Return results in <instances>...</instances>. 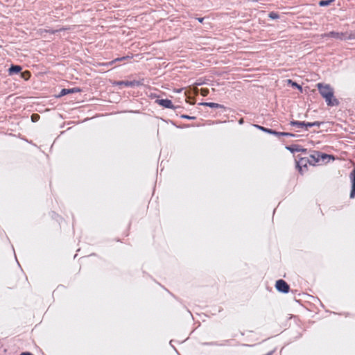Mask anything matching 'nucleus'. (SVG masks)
<instances>
[{
  "label": "nucleus",
  "instance_id": "1",
  "mask_svg": "<svg viewBox=\"0 0 355 355\" xmlns=\"http://www.w3.org/2000/svg\"><path fill=\"white\" fill-rule=\"evenodd\" d=\"M317 87L320 95L325 99L329 106H337L339 105L338 99L334 96V89L328 84L318 83Z\"/></svg>",
  "mask_w": 355,
  "mask_h": 355
},
{
  "label": "nucleus",
  "instance_id": "2",
  "mask_svg": "<svg viewBox=\"0 0 355 355\" xmlns=\"http://www.w3.org/2000/svg\"><path fill=\"white\" fill-rule=\"evenodd\" d=\"M326 36L339 40H354L355 33L331 31L326 34Z\"/></svg>",
  "mask_w": 355,
  "mask_h": 355
},
{
  "label": "nucleus",
  "instance_id": "3",
  "mask_svg": "<svg viewBox=\"0 0 355 355\" xmlns=\"http://www.w3.org/2000/svg\"><path fill=\"white\" fill-rule=\"evenodd\" d=\"M308 164H310L309 158L308 157H300L296 161V167L301 174H303L307 170Z\"/></svg>",
  "mask_w": 355,
  "mask_h": 355
},
{
  "label": "nucleus",
  "instance_id": "4",
  "mask_svg": "<svg viewBox=\"0 0 355 355\" xmlns=\"http://www.w3.org/2000/svg\"><path fill=\"white\" fill-rule=\"evenodd\" d=\"M327 157H331L329 155L324 153H320L319 152H315L313 155H311L309 156V162L310 165H315V163L318 162L320 159H324Z\"/></svg>",
  "mask_w": 355,
  "mask_h": 355
},
{
  "label": "nucleus",
  "instance_id": "5",
  "mask_svg": "<svg viewBox=\"0 0 355 355\" xmlns=\"http://www.w3.org/2000/svg\"><path fill=\"white\" fill-rule=\"evenodd\" d=\"M276 289L283 293H287L289 291V285L283 279H279L276 282Z\"/></svg>",
  "mask_w": 355,
  "mask_h": 355
},
{
  "label": "nucleus",
  "instance_id": "6",
  "mask_svg": "<svg viewBox=\"0 0 355 355\" xmlns=\"http://www.w3.org/2000/svg\"><path fill=\"white\" fill-rule=\"evenodd\" d=\"M156 102L161 106L166 107V108H170V109H175L174 105H173V103L169 99H157Z\"/></svg>",
  "mask_w": 355,
  "mask_h": 355
},
{
  "label": "nucleus",
  "instance_id": "7",
  "mask_svg": "<svg viewBox=\"0 0 355 355\" xmlns=\"http://www.w3.org/2000/svg\"><path fill=\"white\" fill-rule=\"evenodd\" d=\"M286 148L291 151V153H296V152H304L306 153L307 150L305 148H303L301 146L297 144L291 145L289 146H286Z\"/></svg>",
  "mask_w": 355,
  "mask_h": 355
},
{
  "label": "nucleus",
  "instance_id": "8",
  "mask_svg": "<svg viewBox=\"0 0 355 355\" xmlns=\"http://www.w3.org/2000/svg\"><path fill=\"white\" fill-rule=\"evenodd\" d=\"M117 85H124L125 87H135L140 85V82L138 80H123L117 82Z\"/></svg>",
  "mask_w": 355,
  "mask_h": 355
},
{
  "label": "nucleus",
  "instance_id": "9",
  "mask_svg": "<svg viewBox=\"0 0 355 355\" xmlns=\"http://www.w3.org/2000/svg\"><path fill=\"white\" fill-rule=\"evenodd\" d=\"M350 179L352 182L350 198H354L355 197V168L350 173Z\"/></svg>",
  "mask_w": 355,
  "mask_h": 355
},
{
  "label": "nucleus",
  "instance_id": "10",
  "mask_svg": "<svg viewBox=\"0 0 355 355\" xmlns=\"http://www.w3.org/2000/svg\"><path fill=\"white\" fill-rule=\"evenodd\" d=\"M80 92V89L78 88V87H73V88H71V89H62L60 93V96H63L64 95H67L68 94H71V93H76V92Z\"/></svg>",
  "mask_w": 355,
  "mask_h": 355
},
{
  "label": "nucleus",
  "instance_id": "11",
  "mask_svg": "<svg viewBox=\"0 0 355 355\" xmlns=\"http://www.w3.org/2000/svg\"><path fill=\"white\" fill-rule=\"evenodd\" d=\"M21 69H22L21 67L19 65H12L9 68V70H8L9 74L13 75V74L18 73L21 71Z\"/></svg>",
  "mask_w": 355,
  "mask_h": 355
},
{
  "label": "nucleus",
  "instance_id": "12",
  "mask_svg": "<svg viewBox=\"0 0 355 355\" xmlns=\"http://www.w3.org/2000/svg\"><path fill=\"white\" fill-rule=\"evenodd\" d=\"M200 105H202L203 106H207V107H211V108L225 109L224 105L218 104V103H207V102H205V103H200Z\"/></svg>",
  "mask_w": 355,
  "mask_h": 355
},
{
  "label": "nucleus",
  "instance_id": "13",
  "mask_svg": "<svg viewBox=\"0 0 355 355\" xmlns=\"http://www.w3.org/2000/svg\"><path fill=\"white\" fill-rule=\"evenodd\" d=\"M289 124L297 128H303L305 125V121H291Z\"/></svg>",
  "mask_w": 355,
  "mask_h": 355
},
{
  "label": "nucleus",
  "instance_id": "14",
  "mask_svg": "<svg viewBox=\"0 0 355 355\" xmlns=\"http://www.w3.org/2000/svg\"><path fill=\"white\" fill-rule=\"evenodd\" d=\"M334 0H321L319 1L318 4L320 6H327L331 4Z\"/></svg>",
  "mask_w": 355,
  "mask_h": 355
},
{
  "label": "nucleus",
  "instance_id": "15",
  "mask_svg": "<svg viewBox=\"0 0 355 355\" xmlns=\"http://www.w3.org/2000/svg\"><path fill=\"white\" fill-rule=\"evenodd\" d=\"M128 58H129V56H123V57H121V58H117L115 60H114L113 61L107 63L106 64L107 65H111L114 62H118V61L125 60L128 59Z\"/></svg>",
  "mask_w": 355,
  "mask_h": 355
},
{
  "label": "nucleus",
  "instance_id": "16",
  "mask_svg": "<svg viewBox=\"0 0 355 355\" xmlns=\"http://www.w3.org/2000/svg\"><path fill=\"white\" fill-rule=\"evenodd\" d=\"M257 128L265 132H267L268 134L270 133V130L271 129H269V128H265V127H263V126H261V125H254Z\"/></svg>",
  "mask_w": 355,
  "mask_h": 355
},
{
  "label": "nucleus",
  "instance_id": "17",
  "mask_svg": "<svg viewBox=\"0 0 355 355\" xmlns=\"http://www.w3.org/2000/svg\"><path fill=\"white\" fill-rule=\"evenodd\" d=\"M268 17L272 19H276L279 17V15L274 12H270L268 15Z\"/></svg>",
  "mask_w": 355,
  "mask_h": 355
},
{
  "label": "nucleus",
  "instance_id": "18",
  "mask_svg": "<svg viewBox=\"0 0 355 355\" xmlns=\"http://www.w3.org/2000/svg\"><path fill=\"white\" fill-rule=\"evenodd\" d=\"M270 134L274 135H275L277 137H280V136H282L283 132H277L276 130H274L271 129Z\"/></svg>",
  "mask_w": 355,
  "mask_h": 355
},
{
  "label": "nucleus",
  "instance_id": "19",
  "mask_svg": "<svg viewBox=\"0 0 355 355\" xmlns=\"http://www.w3.org/2000/svg\"><path fill=\"white\" fill-rule=\"evenodd\" d=\"M288 82H289V83H292V85H293L294 87H296V88L299 89H300V90H302V87H301L299 84H297V83H295V82H292V80H288Z\"/></svg>",
  "mask_w": 355,
  "mask_h": 355
},
{
  "label": "nucleus",
  "instance_id": "20",
  "mask_svg": "<svg viewBox=\"0 0 355 355\" xmlns=\"http://www.w3.org/2000/svg\"><path fill=\"white\" fill-rule=\"evenodd\" d=\"M40 119V116L37 114H33L31 119L33 122L37 121Z\"/></svg>",
  "mask_w": 355,
  "mask_h": 355
},
{
  "label": "nucleus",
  "instance_id": "21",
  "mask_svg": "<svg viewBox=\"0 0 355 355\" xmlns=\"http://www.w3.org/2000/svg\"><path fill=\"white\" fill-rule=\"evenodd\" d=\"M181 118L182 119H190V120H193L196 119L195 116H190L189 115H186V114H183L181 116Z\"/></svg>",
  "mask_w": 355,
  "mask_h": 355
},
{
  "label": "nucleus",
  "instance_id": "22",
  "mask_svg": "<svg viewBox=\"0 0 355 355\" xmlns=\"http://www.w3.org/2000/svg\"><path fill=\"white\" fill-rule=\"evenodd\" d=\"M282 136L295 137V135L290 132H283Z\"/></svg>",
  "mask_w": 355,
  "mask_h": 355
},
{
  "label": "nucleus",
  "instance_id": "23",
  "mask_svg": "<svg viewBox=\"0 0 355 355\" xmlns=\"http://www.w3.org/2000/svg\"><path fill=\"white\" fill-rule=\"evenodd\" d=\"M313 127V122H305L304 128L307 130L308 128Z\"/></svg>",
  "mask_w": 355,
  "mask_h": 355
},
{
  "label": "nucleus",
  "instance_id": "24",
  "mask_svg": "<svg viewBox=\"0 0 355 355\" xmlns=\"http://www.w3.org/2000/svg\"><path fill=\"white\" fill-rule=\"evenodd\" d=\"M322 123V122H320V121L313 122V127H314V126L320 127Z\"/></svg>",
  "mask_w": 355,
  "mask_h": 355
},
{
  "label": "nucleus",
  "instance_id": "25",
  "mask_svg": "<svg viewBox=\"0 0 355 355\" xmlns=\"http://www.w3.org/2000/svg\"><path fill=\"white\" fill-rule=\"evenodd\" d=\"M47 33H49L51 34H55V33L58 32L59 30H48L46 31Z\"/></svg>",
  "mask_w": 355,
  "mask_h": 355
},
{
  "label": "nucleus",
  "instance_id": "26",
  "mask_svg": "<svg viewBox=\"0 0 355 355\" xmlns=\"http://www.w3.org/2000/svg\"><path fill=\"white\" fill-rule=\"evenodd\" d=\"M207 94H208V90L207 89H202L201 90V94L202 96H206Z\"/></svg>",
  "mask_w": 355,
  "mask_h": 355
},
{
  "label": "nucleus",
  "instance_id": "27",
  "mask_svg": "<svg viewBox=\"0 0 355 355\" xmlns=\"http://www.w3.org/2000/svg\"><path fill=\"white\" fill-rule=\"evenodd\" d=\"M20 355H33L32 353L31 352H22Z\"/></svg>",
  "mask_w": 355,
  "mask_h": 355
},
{
  "label": "nucleus",
  "instance_id": "28",
  "mask_svg": "<svg viewBox=\"0 0 355 355\" xmlns=\"http://www.w3.org/2000/svg\"><path fill=\"white\" fill-rule=\"evenodd\" d=\"M25 73H26L28 76H29V72L28 71H26L25 73H24L22 74V77L24 78L25 79H27L26 75H25Z\"/></svg>",
  "mask_w": 355,
  "mask_h": 355
},
{
  "label": "nucleus",
  "instance_id": "29",
  "mask_svg": "<svg viewBox=\"0 0 355 355\" xmlns=\"http://www.w3.org/2000/svg\"><path fill=\"white\" fill-rule=\"evenodd\" d=\"M25 73H26L28 76H29V72L28 71H26L25 73H24L22 74V77L24 78L25 79H27L26 75H25Z\"/></svg>",
  "mask_w": 355,
  "mask_h": 355
},
{
  "label": "nucleus",
  "instance_id": "30",
  "mask_svg": "<svg viewBox=\"0 0 355 355\" xmlns=\"http://www.w3.org/2000/svg\"><path fill=\"white\" fill-rule=\"evenodd\" d=\"M204 19H205V18H203V17H200V18H198L197 19H198V21L199 22L202 23V21H203Z\"/></svg>",
  "mask_w": 355,
  "mask_h": 355
},
{
  "label": "nucleus",
  "instance_id": "31",
  "mask_svg": "<svg viewBox=\"0 0 355 355\" xmlns=\"http://www.w3.org/2000/svg\"><path fill=\"white\" fill-rule=\"evenodd\" d=\"M243 119H240V121H239V123H243Z\"/></svg>",
  "mask_w": 355,
  "mask_h": 355
},
{
  "label": "nucleus",
  "instance_id": "32",
  "mask_svg": "<svg viewBox=\"0 0 355 355\" xmlns=\"http://www.w3.org/2000/svg\"><path fill=\"white\" fill-rule=\"evenodd\" d=\"M329 156L331 157L330 158L334 159V157H331V155H329Z\"/></svg>",
  "mask_w": 355,
  "mask_h": 355
}]
</instances>
